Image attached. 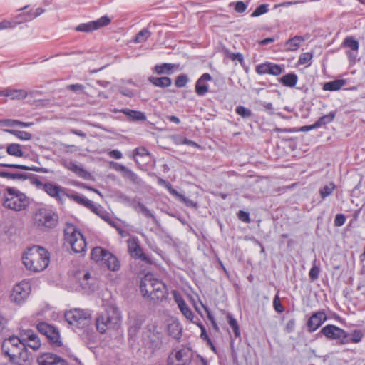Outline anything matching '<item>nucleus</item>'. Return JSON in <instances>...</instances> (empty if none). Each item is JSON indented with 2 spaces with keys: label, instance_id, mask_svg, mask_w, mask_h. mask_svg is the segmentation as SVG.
I'll use <instances>...</instances> for the list:
<instances>
[{
  "label": "nucleus",
  "instance_id": "obj_10",
  "mask_svg": "<svg viewBox=\"0 0 365 365\" xmlns=\"http://www.w3.org/2000/svg\"><path fill=\"white\" fill-rule=\"evenodd\" d=\"M38 331L46 336L48 341L53 346L59 347L63 343L58 328L46 322H39L37 324Z\"/></svg>",
  "mask_w": 365,
  "mask_h": 365
},
{
  "label": "nucleus",
  "instance_id": "obj_41",
  "mask_svg": "<svg viewBox=\"0 0 365 365\" xmlns=\"http://www.w3.org/2000/svg\"><path fill=\"white\" fill-rule=\"evenodd\" d=\"M0 177L12 180H26L29 175L19 173H12L6 171H0Z\"/></svg>",
  "mask_w": 365,
  "mask_h": 365
},
{
  "label": "nucleus",
  "instance_id": "obj_4",
  "mask_svg": "<svg viewBox=\"0 0 365 365\" xmlns=\"http://www.w3.org/2000/svg\"><path fill=\"white\" fill-rule=\"evenodd\" d=\"M92 313L89 309L75 308L66 312L65 319L75 331L88 333L92 324Z\"/></svg>",
  "mask_w": 365,
  "mask_h": 365
},
{
  "label": "nucleus",
  "instance_id": "obj_55",
  "mask_svg": "<svg viewBox=\"0 0 365 365\" xmlns=\"http://www.w3.org/2000/svg\"><path fill=\"white\" fill-rule=\"evenodd\" d=\"M201 305L202 307H203V309H205V311L207 313V318L208 319L210 320V322H211L212 325V327L213 329L215 330V331H218L219 330V327L215 322V319L213 317V315L212 314L210 310L209 309V308L205 305L204 304L201 303Z\"/></svg>",
  "mask_w": 365,
  "mask_h": 365
},
{
  "label": "nucleus",
  "instance_id": "obj_12",
  "mask_svg": "<svg viewBox=\"0 0 365 365\" xmlns=\"http://www.w3.org/2000/svg\"><path fill=\"white\" fill-rule=\"evenodd\" d=\"M321 333L330 339L340 340L342 344H346L347 341L346 331L333 324L324 327Z\"/></svg>",
  "mask_w": 365,
  "mask_h": 365
},
{
  "label": "nucleus",
  "instance_id": "obj_28",
  "mask_svg": "<svg viewBox=\"0 0 365 365\" xmlns=\"http://www.w3.org/2000/svg\"><path fill=\"white\" fill-rule=\"evenodd\" d=\"M4 96L11 98V99H24L27 96V92L22 89H11L6 88L4 91H0V96Z\"/></svg>",
  "mask_w": 365,
  "mask_h": 365
},
{
  "label": "nucleus",
  "instance_id": "obj_45",
  "mask_svg": "<svg viewBox=\"0 0 365 365\" xmlns=\"http://www.w3.org/2000/svg\"><path fill=\"white\" fill-rule=\"evenodd\" d=\"M343 46L350 48L354 51H357L359 43L353 36H347L343 41Z\"/></svg>",
  "mask_w": 365,
  "mask_h": 365
},
{
  "label": "nucleus",
  "instance_id": "obj_34",
  "mask_svg": "<svg viewBox=\"0 0 365 365\" xmlns=\"http://www.w3.org/2000/svg\"><path fill=\"white\" fill-rule=\"evenodd\" d=\"M1 167L4 168H16V169H21L24 170H33L36 172H41V173H46V170L43 168L40 167H36V166H27L24 165H19V164H9V163H0Z\"/></svg>",
  "mask_w": 365,
  "mask_h": 365
},
{
  "label": "nucleus",
  "instance_id": "obj_48",
  "mask_svg": "<svg viewBox=\"0 0 365 365\" xmlns=\"http://www.w3.org/2000/svg\"><path fill=\"white\" fill-rule=\"evenodd\" d=\"M269 10V4H261L254 10V11L250 14V16L252 18L258 17L262 14L267 13Z\"/></svg>",
  "mask_w": 365,
  "mask_h": 365
},
{
  "label": "nucleus",
  "instance_id": "obj_23",
  "mask_svg": "<svg viewBox=\"0 0 365 365\" xmlns=\"http://www.w3.org/2000/svg\"><path fill=\"white\" fill-rule=\"evenodd\" d=\"M167 331L170 336L180 340L182 336V327L176 319H172L167 324Z\"/></svg>",
  "mask_w": 365,
  "mask_h": 365
},
{
  "label": "nucleus",
  "instance_id": "obj_35",
  "mask_svg": "<svg viewBox=\"0 0 365 365\" xmlns=\"http://www.w3.org/2000/svg\"><path fill=\"white\" fill-rule=\"evenodd\" d=\"M346 84L344 79H337L332 81L327 82L323 86L324 91H336L341 89Z\"/></svg>",
  "mask_w": 365,
  "mask_h": 365
},
{
  "label": "nucleus",
  "instance_id": "obj_29",
  "mask_svg": "<svg viewBox=\"0 0 365 365\" xmlns=\"http://www.w3.org/2000/svg\"><path fill=\"white\" fill-rule=\"evenodd\" d=\"M66 167L82 178L88 179L90 177V173L83 166L73 161L67 163Z\"/></svg>",
  "mask_w": 365,
  "mask_h": 365
},
{
  "label": "nucleus",
  "instance_id": "obj_26",
  "mask_svg": "<svg viewBox=\"0 0 365 365\" xmlns=\"http://www.w3.org/2000/svg\"><path fill=\"white\" fill-rule=\"evenodd\" d=\"M162 344V337L153 336V334L146 333L145 339V345L150 349L153 353L156 349H158Z\"/></svg>",
  "mask_w": 365,
  "mask_h": 365
},
{
  "label": "nucleus",
  "instance_id": "obj_43",
  "mask_svg": "<svg viewBox=\"0 0 365 365\" xmlns=\"http://www.w3.org/2000/svg\"><path fill=\"white\" fill-rule=\"evenodd\" d=\"M5 131L23 140H29L32 138V135L26 131L10 129L6 130Z\"/></svg>",
  "mask_w": 365,
  "mask_h": 365
},
{
  "label": "nucleus",
  "instance_id": "obj_3",
  "mask_svg": "<svg viewBox=\"0 0 365 365\" xmlns=\"http://www.w3.org/2000/svg\"><path fill=\"white\" fill-rule=\"evenodd\" d=\"M121 313L115 305L108 306L104 313L99 314L96 319L98 331L105 334L108 330L118 329L121 324Z\"/></svg>",
  "mask_w": 365,
  "mask_h": 365
},
{
  "label": "nucleus",
  "instance_id": "obj_13",
  "mask_svg": "<svg viewBox=\"0 0 365 365\" xmlns=\"http://www.w3.org/2000/svg\"><path fill=\"white\" fill-rule=\"evenodd\" d=\"M284 71L282 66L276 64L272 62H265L258 64L255 66V72L259 75H272L279 76Z\"/></svg>",
  "mask_w": 365,
  "mask_h": 365
},
{
  "label": "nucleus",
  "instance_id": "obj_24",
  "mask_svg": "<svg viewBox=\"0 0 365 365\" xmlns=\"http://www.w3.org/2000/svg\"><path fill=\"white\" fill-rule=\"evenodd\" d=\"M175 301L178 304L179 309L185 316V317L187 319L190 320V322H193L194 314L192 312V310L188 307L183 298L180 295L175 294Z\"/></svg>",
  "mask_w": 365,
  "mask_h": 365
},
{
  "label": "nucleus",
  "instance_id": "obj_49",
  "mask_svg": "<svg viewBox=\"0 0 365 365\" xmlns=\"http://www.w3.org/2000/svg\"><path fill=\"white\" fill-rule=\"evenodd\" d=\"M335 189V185L333 182L329 183V185H325L322 187L319 190L320 196L322 199L326 198L329 196Z\"/></svg>",
  "mask_w": 365,
  "mask_h": 365
},
{
  "label": "nucleus",
  "instance_id": "obj_60",
  "mask_svg": "<svg viewBox=\"0 0 365 365\" xmlns=\"http://www.w3.org/2000/svg\"><path fill=\"white\" fill-rule=\"evenodd\" d=\"M110 167L115 170L121 173L123 175L128 169L126 166L116 162H110Z\"/></svg>",
  "mask_w": 365,
  "mask_h": 365
},
{
  "label": "nucleus",
  "instance_id": "obj_61",
  "mask_svg": "<svg viewBox=\"0 0 365 365\" xmlns=\"http://www.w3.org/2000/svg\"><path fill=\"white\" fill-rule=\"evenodd\" d=\"M237 217L238 219L245 223H250V214L247 212L240 210L237 213Z\"/></svg>",
  "mask_w": 365,
  "mask_h": 365
},
{
  "label": "nucleus",
  "instance_id": "obj_7",
  "mask_svg": "<svg viewBox=\"0 0 365 365\" xmlns=\"http://www.w3.org/2000/svg\"><path fill=\"white\" fill-rule=\"evenodd\" d=\"M65 240L76 253H83L86 250V242L81 232L73 225H67L64 230Z\"/></svg>",
  "mask_w": 365,
  "mask_h": 365
},
{
  "label": "nucleus",
  "instance_id": "obj_44",
  "mask_svg": "<svg viewBox=\"0 0 365 365\" xmlns=\"http://www.w3.org/2000/svg\"><path fill=\"white\" fill-rule=\"evenodd\" d=\"M336 116V112L331 111L329 114L320 117L316 123L319 128L332 122Z\"/></svg>",
  "mask_w": 365,
  "mask_h": 365
},
{
  "label": "nucleus",
  "instance_id": "obj_36",
  "mask_svg": "<svg viewBox=\"0 0 365 365\" xmlns=\"http://www.w3.org/2000/svg\"><path fill=\"white\" fill-rule=\"evenodd\" d=\"M23 145L19 143H10L6 147V153L11 156L21 158L24 156Z\"/></svg>",
  "mask_w": 365,
  "mask_h": 365
},
{
  "label": "nucleus",
  "instance_id": "obj_42",
  "mask_svg": "<svg viewBox=\"0 0 365 365\" xmlns=\"http://www.w3.org/2000/svg\"><path fill=\"white\" fill-rule=\"evenodd\" d=\"M364 336V334L361 330H354L352 331L351 334H348L346 333V338L347 341L346 343H359L361 341L362 338Z\"/></svg>",
  "mask_w": 365,
  "mask_h": 365
},
{
  "label": "nucleus",
  "instance_id": "obj_14",
  "mask_svg": "<svg viewBox=\"0 0 365 365\" xmlns=\"http://www.w3.org/2000/svg\"><path fill=\"white\" fill-rule=\"evenodd\" d=\"M110 19L107 16H103L96 21L83 23L76 26V30L81 32H91L101 27L108 25Z\"/></svg>",
  "mask_w": 365,
  "mask_h": 365
},
{
  "label": "nucleus",
  "instance_id": "obj_6",
  "mask_svg": "<svg viewBox=\"0 0 365 365\" xmlns=\"http://www.w3.org/2000/svg\"><path fill=\"white\" fill-rule=\"evenodd\" d=\"M3 205L10 210L21 211L29 205V200L24 193L16 188L8 187L6 190Z\"/></svg>",
  "mask_w": 365,
  "mask_h": 365
},
{
  "label": "nucleus",
  "instance_id": "obj_16",
  "mask_svg": "<svg viewBox=\"0 0 365 365\" xmlns=\"http://www.w3.org/2000/svg\"><path fill=\"white\" fill-rule=\"evenodd\" d=\"M327 319L324 310H320L314 313L307 322V327L309 332L316 331Z\"/></svg>",
  "mask_w": 365,
  "mask_h": 365
},
{
  "label": "nucleus",
  "instance_id": "obj_15",
  "mask_svg": "<svg viewBox=\"0 0 365 365\" xmlns=\"http://www.w3.org/2000/svg\"><path fill=\"white\" fill-rule=\"evenodd\" d=\"M128 250L132 257L140 259L143 262L150 263L149 258L143 253V249L140 247L138 240L135 237L129 238L127 240Z\"/></svg>",
  "mask_w": 365,
  "mask_h": 365
},
{
  "label": "nucleus",
  "instance_id": "obj_18",
  "mask_svg": "<svg viewBox=\"0 0 365 365\" xmlns=\"http://www.w3.org/2000/svg\"><path fill=\"white\" fill-rule=\"evenodd\" d=\"M37 361L38 365H57L58 364L61 365H68L72 363V361H67L57 355L49 352L41 354L38 357Z\"/></svg>",
  "mask_w": 365,
  "mask_h": 365
},
{
  "label": "nucleus",
  "instance_id": "obj_52",
  "mask_svg": "<svg viewBox=\"0 0 365 365\" xmlns=\"http://www.w3.org/2000/svg\"><path fill=\"white\" fill-rule=\"evenodd\" d=\"M235 112L237 115L244 118H248L252 115V111L242 106H237L235 109Z\"/></svg>",
  "mask_w": 365,
  "mask_h": 365
},
{
  "label": "nucleus",
  "instance_id": "obj_39",
  "mask_svg": "<svg viewBox=\"0 0 365 365\" xmlns=\"http://www.w3.org/2000/svg\"><path fill=\"white\" fill-rule=\"evenodd\" d=\"M151 36V32L148 28L141 29L135 36L133 42L135 43H140L145 42Z\"/></svg>",
  "mask_w": 365,
  "mask_h": 365
},
{
  "label": "nucleus",
  "instance_id": "obj_57",
  "mask_svg": "<svg viewBox=\"0 0 365 365\" xmlns=\"http://www.w3.org/2000/svg\"><path fill=\"white\" fill-rule=\"evenodd\" d=\"M233 4L235 6L234 9L237 13H243L246 11L247 8V4L242 1H238L235 3H231L230 6Z\"/></svg>",
  "mask_w": 365,
  "mask_h": 365
},
{
  "label": "nucleus",
  "instance_id": "obj_59",
  "mask_svg": "<svg viewBox=\"0 0 365 365\" xmlns=\"http://www.w3.org/2000/svg\"><path fill=\"white\" fill-rule=\"evenodd\" d=\"M273 307L275 311L278 313H282L284 311V308L280 302L278 294H276L273 299Z\"/></svg>",
  "mask_w": 365,
  "mask_h": 365
},
{
  "label": "nucleus",
  "instance_id": "obj_25",
  "mask_svg": "<svg viewBox=\"0 0 365 365\" xmlns=\"http://www.w3.org/2000/svg\"><path fill=\"white\" fill-rule=\"evenodd\" d=\"M304 41V38L302 36H295L293 38L288 39L284 43V49L286 51H296L299 48Z\"/></svg>",
  "mask_w": 365,
  "mask_h": 365
},
{
  "label": "nucleus",
  "instance_id": "obj_19",
  "mask_svg": "<svg viewBox=\"0 0 365 365\" xmlns=\"http://www.w3.org/2000/svg\"><path fill=\"white\" fill-rule=\"evenodd\" d=\"M155 282V284H154L153 292L150 296V301L160 302L167 299L168 292L167 286L161 280L157 279V282Z\"/></svg>",
  "mask_w": 365,
  "mask_h": 365
},
{
  "label": "nucleus",
  "instance_id": "obj_31",
  "mask_svg": "<svg viewBox=\"0 0 365 365\" xmlns=\"http://www.w3.org/2000/svg\"><path fill=\"white\" fill-rule=\"evenodd\" d=\"M68 198L73 200L76 203L84 206L86 208H89L93 201L87 199L85 196L78 194L77 192L67 194L66 195Z\"/></svg>",
  "mask_w": 365,
  "mask_h": 365
},
{
  "label": "nucleus",
  "instance_id": "obj_46",
  "mask_svg": "<svg viewBox=\"0 0 365 365\" xmlns=\"http://www.w3.org/2000/svg\"><path fill=\"white\" fill-rule=\"evenodd\" d=\"M227 318L229 325L234 331L235 336L236 338L240 337L241 334L237 321L231 314H227Z\"/></svg>",
  "mask_w": 365,
  "mask_h": 365
},
{
  "label": "nucleus",
  "instance_id": "obj_22",
  "mask_svg": "<svg viewBox=\"0 0 365 365\" xmlns=\"http://www.w3.org/2000/svg\"><path fill=\"white\" fill-rule=\"evenodd\" d=\"M212 80L210 74L203 73L197 81L195 83V92L198 96H203L208 92L207 81Z\"/></svg>",
  "mask_w": 365,
  "mask_h": 365
},
{
  "label": "nucleus",
  "instance_id": "obj_8",
  "mask_svg": "<svg viewBox=\"0 0 365 365\" xmlns=\"http://www.w3.org/2000/svg\"><path fill=\"white\" fill-rule=\"evenodd\" d=\"M91 259L97 263L105 265L111 271H117L120 267L118 258L111 252L101 247H96L92 250Z\"/></svg>",
  "mask_w": 365,
  "mask_h": 365
},
{
  "label": "nucleus",
  "instance_id": "obj_64",
  "mask_svg": "<svg viewBox=\"0 0 365 365\" xmlns=\"http://www.w3.org/2000/svg\"><path fill=\"white\" fill-rule=\"evenodd\" d=\"M295 328V319H292L289 320L285 326V331L287 333H292Z\"/></svg>",
  "mask_w": 365,
  "mask_h": 365
},
{
  "label": "nucleus",
  "instance_id": "obj_40",
  "mask_svg": "<svg viewBox=\"0 0 365 365\" xmlns=\"http://www.w3.org/2000/svg\"><path fill=\"white\" fill-rule=\"evenodd\" d=\"M131 206L133 207V209L136 212H141L145 217H154V216L151 213V212L143 203H141L140 202L133 201L131 202Z\"/></svg>",
  "mask_w": 365,
  "mask_h": 365
},
{
  "label": "nucleus",
  "instance_id": "obj_32",
  "mask_svg": "<svg viewBox=\"0 0 365 365\" xmlns=\"http://www.w3.org/2000/svg\"><path fill=\"white\" fill-rule=\"evenodd\" d=\"M177 67L175 64L163 63L161 64L155 65L154 68L155 72L158 74H167L170 75L173 73L174 68Z\"/></svg>",
  "mask_w": 365,
  "mask_h": 365
},
{
  "label": "nucleus",
  "instance_id": "obj_38",
  "mask_svg": "<svg viewBox=\"0 0 365 365\" xmlns=\"http://www.w3.org/2000/svg\"><path fill=\"white\" fill-rule=\"evenodd\" d=\"M0 125L2 126H6V127H15V126H20V127H29L33 125L32 123H24L21 122L19 120L15 119H4L0 120Z\"/></svg>",
  "mask_w": 365,
  "mask_h": 365
},
{
  "label": "nucleus",
  "instance_id": "obj_62",
  "mask_svg": "<svg viewBox=\"0 0 365 365\" xmlns=\"http://www.w3.org/2000/svg\"><path fill=\"white\" fill-rule=\"evenodd\" d=\"M34 14V11L33 10H30L29 11H23L22 13H21L19 14V18L21 19L19 21V23H21L22 21H31L32 19H29V18H30V16Z\"/></svg>",
  "mask_w": 365,
  "mask_h": 365
},
{
  "label": "nucleus",
  "instance_id": "obj_2",
  "mask_svg": "<svg viewBox=\"0 0 365 365\" xmlns=\"http://www.w3.org/2000/svg\"><path fill=\"white\" fill-rule=\"evenodd\" d=\"M1 349L4 354L9 357L10 362L21 365V362L29 361V354L25 348V341L21 338L11 336L5 339L2 343Z\"/></svg>",
  "mask_w": 365,
  "mask_h": 365
},
{
  "label": "nucleus",
  "instance_id": "obj_17",
  "mask_svg": "<svg viewBox=\"0 0 365 365\" xmlns=\"http://www.w3.org/2000/svg\"><path fill=\"white\" fill-rule=\"evenodd\" d=\"M152 274H146L140 281V290L143 297L150 301V296L153 292L155 282H157Z\"/></svg>",
  "mask_w": 365,
  "mask_h": 365
},
{
  "label": "nucleus",
  "instance_id": "obj_20",
  "mask_svg": "<svg viewBox=\"0 0 365 365\" xmlns=\"http://www.w3.org/2000/svg\"><path fill=\"white\" fill-rule=\"evenodd\" d=\"M21 339L25 341V348L26 346H29L34 350L38 349L41 346V341L34 331L28 329L21 334Z\"/></svg>",
  "mask_w": 365,
  "mask_h": 365
},
{
  "label": "nucleus",
  "instance_id": "obj_47",
  "mask_svg": "<svg viewBox=\"0 0 365 365\" xmlns=\"http://www.w3.org/2000/svg\"><path fill=\"white\" fill-rule=\"evenodd\" d=\"M123 176L136 185H139L141 182L138 175L129 168L127 169Z\"/></svg>",
  "mask_w": 365,
  "mask_h": 365
},
{
  "label": "nucleus",
  "instance_id": "obj_58",
  "mask_svg": "<svg viewBox=\"0 0 365 365\" xmlns=\"http://www.w3.org/2000/svg\"><path fill=\"white\" fill-rule=\"evenodd\" d=\"M320 269L317 265L314 264L309 272V279L312 281H315L319 278Z\"/></svg>",
  "mask_w": 365,
  "mask_h": 365
},
{
  "label": "nucleus",
  "instance_id": "obj_50",
  "mask_svg": "<svg viewBox=\"0 0 365 365\" xmlns=\"http://www.w3.org/2000/svg\"><path fill=\"white\" fill-rule=\"evenodd\" d=\"M91 279V274L88 272H86L83 279L81 281V285L82 288L85 290H93L94 287L92 283L88 282V280Z\"/></svg>",
  "mask_w": 365,
  "mask_h": 365
},
{
  "label": "nucleus",
  "instance_id": "obj_56",
  "mask_svg": "<svg viewBox=\"0 0 365 365\" xmlns=\"http://www.w3.org/2000/svg\"><path fill=\"white\" fill-rule=\"evenodd\" d=\"M90 210H91L93 213H95L96 215H98L99 217L101 216L102 214H103L104 211L106 210L101 205L92 202L91 205L88 208Z\"/></svg>",
  "mask_w": 365,
  "mask_h": 365
},
{
  "label": "nucleus",
  "instance_id": "obj_11",
  "mask_svg": "<svg viewBox=\"0 0 365 365\" xmlns=\"http://www.w3.org/2000/svg\"><path fill=\"white\" fill-rule=\"evenodd\" d=\"M31 292L29 282L23 280L16 284L12 289L11 300L16 304H21L26 302Z\"/></svg>",
  "mask_w": 365,
  "mask_h": 365
},
{
  "label": "nucleus",
  "instance_id": "obj_21",
  "mask_svg": "<svg viewBox=\"0 0 365 365\" xmlns=\"http://www.w3.org/2000/svg\"><path fill=\"white\" fill-rule=\"evenodd\" d=\"M43 190L49 196L61 202L62 201V197L66 195L64 188L48 182L44 183Z\"/></svg>",
  "mask_w": 365,
  "mask_h": 365
},
{
  "label": "nucleus",
  "instance_id": "obj_27",
  "mask_svg": "<svg viewBox=\"0 0 365 365\" xmlns=\"http://www.w3.org/2000/svg\"><path fill=\"white\" fill-rule=\"evenodd\" d=\"M122 113L132 121H145L146 115L145 113L139 110H134L129 108H123L120 110Z\"/></svg>",
  "mask_w": 365,
  "mask_h": 365
},
{
  "label": "nucleus",
  "instance_id": "obj_53",
  "mask_svg": "<svg viewBox=\"0 0 365 365\" xmlns=\"http://www.w3.org/2000/svg\"><path fill=\"white\" fill-rule=\"evenodd\" d=\"M312 58L313 55L309 52L302 53L299 57L298 63L300 65L308 64L309 66Z\"/></svg>",
  "mask_w": 365,
  "mask_h": 365
},
{
  "label": "nucleus",
  "instance_id": "obj_33",
  "mask_svg": "<svg viewBox=\"0 0 365 365\" xmlns=\"http://www.w3.org/2000/svg\"><path fill=\"white\" fill-rule=\"evenodd\" d=\"M147 332L153 334V336H157L163 338V331L164 329L163 323L160 322H154L148 324L147 327Z\"/></svg>",
  "mask_w": 365,
  "mask_h": 365
},
{
  "label": "nucleus",
  "instance_id": "obj_54",
  "mask_svg": "<svg viewBox=\"0 0 365 365\" xmlns=\"http://www.w3.org/2000/svg\"><path fill=\"white\" fill-rule=\"evenodd\" d=\"M187 82V76L186 74H180L176 78L175 81V85L178 88H182L185 86Z\"/></svg>",
  "mask_w": 365,
  "mask_h": 365
},
{
  "label": "nucleus",
  "instance_id": "obj_37",
  "mask_svg": "<svg viewBox=\"0 0 365 365\" xmlns=\"http://www.w3.org/2000/svg\"><path fill=\"white\" fill-rule=\"evenodd\" d=\"M298 81V76L294 73H287L283 76L279 82L284 86L292 88L295 86Z\"/></svg>",
  "mask_w": 365,
  "mask_h": 365
},
{
  "label": "nucleus",
  "instance_id": "obj_9",
  "mask_svg": "<svg viewBox=\"0 0 365 365\" xmlns=\"http://www.w3.org/2000/svg\"><path fill=\"white\" fill-rule=\"evenodd\" d=\"M34 219L38 227L47 230L56 226L58 217L51 210L40 208L36 211Z\"/></svg>",
  "mask_w": 365,
  "mask_h": 365
},
{
  "label": "nucleus",
  "instance_id": "obj_30",
  "mask_svg": "<svg viewBox=\"0 0 365 365\" xmlns=\"http://www.w3.org/2000/svg\"><path fill=\"white\" fill-rule=\"evenodd\" d=\"M148 81L153 86L162 88H168L172 84V80L167 76L163 77H154L150 76L148 78Z\"/></svg>",
  "mask_w": 365,
  "mask_h": 365
},
{
  "label": "nucleus",
  "instance_id": "obj_5",
  "mask_svg": "<svg viewBox=\"0 0 365 365\" xmlns=\"http://www.w3.org/2000/svg\"><path fill=\"white\" fill-rule=\"evenodd\" d=\"M200 360L202 365H206V361L198 355H195L192 350L187 346H182L180 348L174 349L168 356V365H172L175 362L178 365H189L191 363H197Z\"/></svg>",
  "mask_w": 365,
  "mask_h": 365
},
{
  "label": "nucleus",
  "instance_id": "obj_63",
  "mask_svg": "<svg viewBox=\"0 0 365 365\" xmlns=\"http://www.w3.org/2000/svg\"><path fill=\"white\" fill-rule=\"evenodd\" d=\"M346 222V217L343 214H337L334 219V225L336 227H341L344 225Z\"/></svg>",
  "mask_w": 365,
  "mask_h": 365
},
{
  "label": "nucleus",
  "instance_id": "obj_51",
  "mask_svg": "<svg viewBox=\"0 0 365 365\" xmlns=\"http://www.w3.org/2000/svg\"><path fill=\"white\" fill-rule=\"evenodd\" d=\"M175 197L180 202L184 203L187 207H195L197 206L196 202H195L191 199L186 197L185 196L180 194V192H178V195H175Z\"/></svg>",
  "mask_w": 365,
  "mask_h": 365
},
{
  "label": "nucleus",
  "instance_id": "obj_1",
  "mask_svg": "<svg viewBox=\"0 0 365 365\" xmlns=\"http://www.w3.org/2000/svg\"><path fill=\"white\" fill-rule=\"evenodd\" d=\"M25 267L33 272L44 270L50 262L49 252L43 247L34 245L27 249L22 256Z\"/></svg>",
  "mask_w": 365,
  "mask_h": 365
}]
</instances>
